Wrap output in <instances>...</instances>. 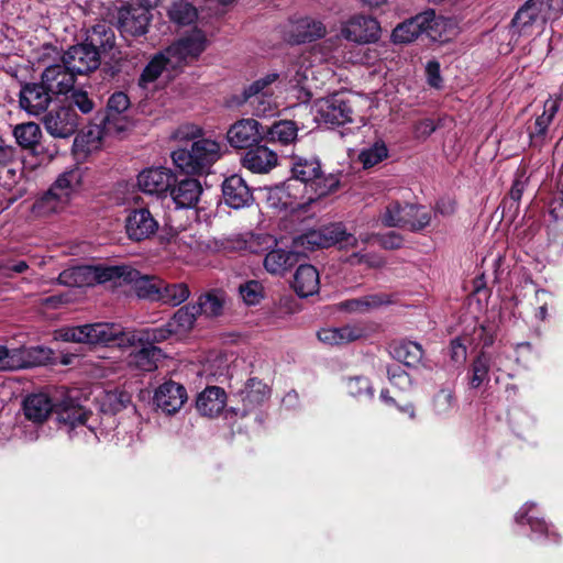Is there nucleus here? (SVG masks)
<instances>
[{
    "label": "nucleus",
    "instance_id": "obj_1",
    "mask_svg": "<svg viewBox=\"0 0 563 563\" xmlns=\"http://www.w3.org/2000/svg\"><path fill=\"white\" fill-rule=\"evenodd\" d=\"M59 338L66 342L106 344L119 347H132L137 343L154 345L173 335L175 330L168 327V321L156 328H147L141 331L125 330L121 324L97 322L82 325L65 327L58 331Z\"/></svg>",
    "mask_w": 563,
    "mask_h": 563
},
{
    "label": "nucleus",
    "instance_id": "obj_2",
    "mask_svg": "<svg viewBox=\"0 0 563 563\" xmlns=\"http://www.w3.org/2000/svg\"><path fill=\"white\" fill-rule=\"evenodd\" d=\"M86 400L79 389L62 387L53 396L44 393L29 395L23 401V411L25 418L34 423L44 422L54 412L58 422L70 433L78 427L87 426L92 416L82 405Z\"/></svg>",
    "mask_w": 563,
    "mask_h": 563
},
{
    "label": "nucleus",
    "instance_id": "obj_3",
    "mask_svg": "<svg viewBox=\"0 0 563 563\" xmlns=\"http://www.w3.org/2000/svg\"><path fill=\"white\" fill-rule=\"evenodd\" d=\"M291 176L295 180H299L305 185L306 191L310 192L306 202H292L283 200L289 197L288 190L291 184H287L284 188L276 191V196L283 208H302L305 205H311L321 198L335 191L340 185V179L333 174L325 175L321 168V163L317 157H302L294 155L290 165Z\"/></svg>",
    "mask_w": 563,
    "mask_h": 563
},
{
    "label": "nucleus",
    "instance_id": "obj_4",
    "mask_svg": "<svg viewBox=\"0 0 563 563\" xmlns=\"http://www.w3.org/2000/svg\"><path fill=\"white\" fill-rule=\"evenodd\" d=\"M221 144L212 139L201 137L191 143L189 150L178 148L172 153L177 168L186 174H203L220 159Z\"/></svg>",
    "mask_w": 563,
    "mask_h": 563
},
{
    "label": "nucleus",
    "instance_id": "obj_5",
    "mask_svg": "<svg viewBox=\"0 0 563 563\" xmlns=\"http://www.w3.org/2000/svg\"><path fill=\"white\" fill-rule=\"evenodd\" d=\"M563 10V0H527L511 20L514 35H530L534 25L558 20Z\"/></svg>",
    "mask_w": 563,
    "mask_h": 563
},
{
    "label": "nucleus",
    "instance_id": "obj_6",
    "mask_svg": "<svg viewBox=\"0 0 563 563\" xmlns=\"http://www.w3.org/2000/svg\"><path fill=\"white\" fill-rule=\"evenodd\" d=\"M388 228H406L417 232L430 224L431 212L422 206L390 201L380 218Z\"/></svg>",
    "mask_w": 563,
    "mask_h": 563
},
{
    "label": "nucleus",
    "instance_id": "obj_7",
    "mask_svg": "<svg viewBox=\"0 0 563 563\" xmlns=\"http://www.w3.org/2000/svg\"><path fill=\"white\" fill-rule=\"evenodd\" d=\"M107 276L115 286L129 285L141 299L157 301L163 279L157 276L142 275L130 265H112Z\"/></svg>",
    "mask_w": 563,
    "mask_h": 563
},
{
    "label": "nucleus",
    "instance_id": "obj_8",
    "mask_svg": "<svg viewBox=\"0 0 563 563\" xmlns=\"http://www.w3.org/2000/svg\"><path fill=\"white\" fill-rule=\"evenodd\" d=\"M130 99L123 91L112 93L107 102L104 112L98 118V137H107L119 134L129 125L126 112L130 109Z\"/></svg>",
    "mask_w": 563,
    "mask_h": 563
},
{
    "label": "nucleus",
    "instance_id": "obj_9",
    "mask_svg": "<svg viewBox=\"0 0 563 563\" xmlns=\"http://www.w3.org/2000/svg\"><path fill=\"white\" fill-rule=\"evenodd\" d=\"M316 108L325 124L343 125L352 122L353 109L344 92H335L317 100Z\"/></svg>",
    "mask_w": 563,
    "mask_h": 563
},
{
    "label": "nucleus",
    "instance_id": "obj_10",
    "mask_svg": "<svg viewBox=\"0 0 563 563\" xmlns=\"http://www.w3.org/2000/svg\"><path fill=\"white\" fill-rule=\"evenodd\" d=\"M112 265L109 266H75L64 269L58 275L59 284L68 287H86L96 284H104L111 282L110 274Z\"/></svg>",
    "mask_w": 563,
    "mask_h": 563
},
{
    "label": "nucleus",
    "instance_id": "obj_11",
    "mask_svg": "<svg viewBox=\"0 0 563 563\" xmlns=\"http://www.w3.org/2000/svg\"><path fill=\"white\" fill-rule=\"evenodd\" d=\"M277 75H267L265 78L258 79L244 89L241 102L249 103L253 113L257 117L269 115L276 108V102L272 93L265 89L276 80Z\"/></svg>",
    "mask_w": 563,
    "mask_h": 563
},
{
    "label": "nucleus",
    "instance_id": "obj_12",
    "mask_svg": "<svg viewBox=\"0 0 563 563\" xmlns=\"http://www.w3.org/2000/svg\"><path fill=\"white\" fill-rule=\"evenodd\" d=\"M100 54L86 41L70 46L62 56V62L76 75H86L96 70L100 65Z\"/></svg>",
    "mask_w": 563,
    "mask_h": 563
},
{
    "label": "nucleus",
    "instance_id": "obj_13",
    "mask_svg": "<svg viewBox=\"0 0 563 563\" xmlns=\"http://www.w3.org/2000/svg\"><path fill=\"white\" fill-rule=\"evenodd\" d=\"M150 21V10L144 5L122 7L118 11V29L124 38L146 34Z\"/></svg>",
    "mask_w": 563,
    "mask_h": 563
},
{
    "label": "nucleus",
    "instance_id": "obj_14",
    "mask_svg": "<svg viewBox=\"0 0 563 563\" xmlns=\"http://www.w3.org/2000/svg\"><path fill=\"white\" fill-rule=\"evenodd\" d=\"M207 38L202 31L195 30L166 48L174 65L181 68L188 60L196 59L206 48Z\"/></svg>",
    "mask_w": 563,
    "mask_h": 563
},
{
    "label": "nucleus",
    "instance_id": "obj_15",
    "mask_svg": "<svg viewBox=\"0 0 563 563\" xmlns=\"http://www.w3.org/2000/svg\"><path fill=\"white\" fill-rule=\"evenodd\" d=\"M227 139L234 148H252L264 141V126L255 119H241L230 126Z\"/></svg>",
    "mask_w": 563,
    "mask_h": 563
},
{
    "label": "nucleus",
    "instance_id": "obj_16",
    "mask_svg": "<svg viewBox=\"0 0 563 563\" xmlns=\"http://www.w3.org/2000/svg\"><path fill=\"white\" fill-rule=\"evenodd\" d=\"M175 181V174L165 167L145 168L137 176L140 190L157 197H165Z\"/></svg>",
    "mask_w": 563,
    "mask_h": 563
},
{
    "label": "nucleus",
    "instance_id": "obj_17",
    "mask_svg": "<svg viewBox=\"0 0 563 563\" xmlns=\"http://www.w3.org/2000/svg\"><path fill=\"white\" fill-rule=\"evenodd\" d=\"M380 26L376 19L368 15H354L342 27V35L355 43H373L379 38Z\"/></svg>",
    "mask_w": 563,
    "mask_h": 563
},
{
    "label": "nucleus",
    "instance_id": "obj_18",
    "mask_svg": "<svg viewBox=\"0 0 563 563\" xmlns=\"http://www.w3.org/2000/svg\"><path fill=\"white\" fill-rule=\"evenodd\" d=\"M372 329L364 322L350 323L339 328H324L318 331V339L328 345H344L369 336Z\"/></svg>",
    "mask_w": 563,
    "mask_h": 563
},
{
    "label": "nucleus",
    "instance_id": "obj_19",
    "mask_svg": "<svg viewBox=\"0 0 563 563\" xmlns=\"http://www.w3.org/2000/svg\"><path fill=\"white\" fill-rule=\"evenodd\" d=\"M43 123L52 136L66 139L76 132L79 118L73 108L60 107L45 114Z\"/></svg>",
    "mask_w": 563,
    "mask_h": 563
},
{
    "label": "nucleus",
    "instance_id": "obj_20",
    "mask_svg": "<svg viewBox=\"0 0 563 563\" xmlns=\"http://www.w3.org/2000/svg\"><path fill=\"white\" fill-rule=\"evenodd\" d=\"M158 222L146 208L133 209L125 218V232L130 240L141 242L153 236Z\"/></svg>",
    "mask_w": 563,
    "mask_h": 563
},
{
    "label": "nucleus",
    "instance_id": "obj_21",
    "mask_svg": "<svg viewBox=\"0 0 563 563\" xmlns=\"http://www.w3.org/2000/svg\"><path fill=\"white\" fill-rule=\"evenodd\" d=\"M269 395L271 389L265 383L255 377L250 378L240 393L242 407H232L231 410L235 416L246 417L262 406Z\"/></svg>",
    "mask_w": 563,
    "mask_h": 563
},
{
    "label": "nucleus",
    "instance_id": "obj_22",
    "mask_svg": "<svg viewBox=\"0 0 563 563\" xmlns=\"http://www.w3.org/2000/svg\"><path fill=\"white\" fill-rule=\"evenodd\" d=\"M324 34L325 26L322 22L305 16L290 21L285 31V40L290 44H301L321 38Z\"/></svg>",
    "mask_w": 563,
    "mask_h": 563
},
{
    "label": "nucleus",
    "instance_id": "obj_23",
    "mask_svg": "<svg viewBox=\"0 0 563 563\" xmlns=\"http://www.w3.org/2000/svg\"><path fill=\"white\" fill-rule=\"evenodd\" d=\"M41 81L53 96L66 95L74 89L76 77L63 63L47 66L42 73Z\"/></svg>",
    "mask_w": 563,
    "mask_h": 563
},
{
    "label": "nucleus",
    "instance_id": "obj_24",
    "mask_svg": "<svg viewBox=\"0 0 563 563\" xmlns=\"http://www.w3.org/2000/svg\"><path fill=\"white\" fill-rule=\"evenodd\" d=\"M187 400L185 387L176 382L163 383L155 391L154 402L167 415L177 412Z\"/></svg>",
    "mask_w": 563,
    "mask_h": 563
},
{
    "label": "nucleus",
    "instance_id": "obj_25",
    "mask_svg": "<svg viewBox=\"0 0 563 563\" xmlns=\"http://www.w3.org/2000/svg\"><path fill=\"white\" fill-rule=\"evenodd\" d=\"M224 203L233 209L247 207L253 201V192L240 175L227 177L222 184Z\"/></svg>",
    "mask_w": 563,
    "mask_h": 563
},
{
    "label": "nucleus",
    "instance_id": "obj_26",
    "mask_svg": "<svg viewBox=\"0 0 563 563\" xmlns=\"http://www.w3.org/2000/svg\"><path fill=\"white\" fill-rule=\"evenodd\" d=\"M52 93L44 84H26L20 92V106L31 114H40L48 108Z\"/></svg>",
    "mask_w": 563,
    "mask_h": 563
},
{
    "label": "nucleus",
    "instance_id": "obj_27",
    "mask_svg": "<svg viewBox=\"0 0 563 563\" xmlns=\"http://www.w3.org/2000/svg\"><path fill=\"white\" fill-rule=\"evenodd\" d=\"M168 191L177 208L190 209L199 201L202 187L198 179L184 178L176 180Z\"/></svg>",
    "mask_w": 563,
    "mask_h": 563
},
{
    "label": "nucleus",
    "instance_id": "obj_28",
    "mask_svg": "<svg viewBox=\"0 0 563 563\" xmlns=\"http://www.w3.org/2000/svg\"><path fill=\"white\" fill-rule=\"evenodd\" d=\"M277 154L266 145H255L242 158V165L255 174L268 173L277 165Z\"/></svg>",
    "mask_w": 563,
    "mask_h": 563
},
{
    "label": "nucleus",
    "instance_id": "obj_29",
    "mask_svg": "<svg viewBox=\"0 0 563 563\" xmlns=\"http://www.w3.org/2000/svg\"><path fill=\"white\" fill-rule=\"evenodd\" d=\"M299 128L295 121L279 120L271 126H264V141L266 143L287 146L298 139Z\"/></svg>",
    "mask_w": 563,
    "mask_h": 563
},
{
    "label": "nucleus",
    "instance_id": "obj_30",
    "mask_svg": "<svg viewBox=\"0 0 563 563\" xmlns=\"http://www.w3.org/2000/svg\"><path fill=\"white\" fill-rule=\"evenodd\" d=\"M320 278L317 268L310 264H301L296 269L292 288L299 297L306 298L318 292Z\"/></svg>",
    "mask_w": 563,
    "mask_h": 563
},
{
    "label": "nucleus",
    "instance_id": "obj_31",
    "mask_svg": "<svg viewBox=\"0 0 563 563\" xmlns=\"http://www.w3.org/2000/svg\"><path fill=\"white\" fill-rule=\"evenodd\" d=\"M225 399V391L221 387L210 386L198 395L196 407L202 416L214 417L224 408Z\"/></svg>",
    "mask_w": 563,
    "mask_h": 563
},
{
    "label": "nucleus",
    "instance_id": "obj_32",
    "mask_svg": "<svg viewBox=\"0 0 563 563\" xmlns=\"http://www.w3.org/2000/svg\"><path fill=\"white\" fill-rule=\"evenodd\" d=\"M391 357L408 367H416L423 357L421 345L413 341L400 340L389 344Z\"/></svg>",
    "mask_w": 563,
    "mask_h": 563
},
{
    "label": "nucleus",
    "instance_id": "obj_33",
    "mask_svg": "<svg viewBox=\"0 0 563 563\" xmlns=\"http://www.w3.org/2000/svg\"><path fill=\"white\" fill-rule=\"evenodd\" d=\"M86 42L100 55L108 54L115 47L114 30L107 22L97 23L87 32Z\"/></svg>",
    "mask_w": 563,
    "mask_h": 563
},
{
    "label": "nucleus",
    "instance_id": "obj_34",
    "mask_svg": "<svg viewBox=\"0 0 563 563\" xmlns=\"http://www.w3.org/2000/svg\"><path fill=\"white\" fill-rule=\"evenodd\" d=\"M299 262V253L290 250L274 249L264 258L265 269L274 275H284Z\"/></svg>",
    "mask_w": 563,
    "mask_h": 563
},
{
    "label": "nucleus",
    "instance_id": "obj_35",
    "mask_svg": "<svg viewBox=\"0 0 563 563\" xmlns=\"http://www.w3.org/2000/svg\"><path fill=\"white\" fill-rule=\"evenodd\" d=\"M432 13H419L416 16L404 21L398 24L391 33L394 43L404 44L415 41L420 34L423 33V25Z\"/></svg>",
    "mask_w": 563,
    "mask_h": 563
},
{
    "label": "nucleus",
    "instance_id": "obj_36",
    "mask_svg": "<svg viewBox=\"0 0 563 563\" xmlns=\"http://www.w3.org/2000/svg\"><path fill=\"white\" fill-rule=\"evenodd\" d=\"M49 357L51 350L38 345L13 349L14 369L43 365Z\"/></svg>",
    "mask_w": 563,
    "mask_h": 563
},
{
    "label": "nucleus",
    "instance_id": "obj_37",
    "mask_svg": "<svg viewBox=\"0 0 563 563\" xmlns=\"http://www.w3.org/2000/svg\"><path fill=\"white\" fill-rule=\"evenodd\" d=\"M174 59L167 55V51L157 53L143 69L139 85L142 88H146L148 84L154 82L164 70H177L178 68L174 65Z\"/></svg>",
    "mask_w": 563,
    "mask_h": 563
},
{
    "label": "nucleus",
    "instance_id": "obj_38",
    "mask_svg": "<svg viewBox=\"0 0 563 563\" xmlns=\"http://www.w3.org/2000/svg\"><path fill=\"white\" fill-rule=\"evenodd\" d=\"M67 205L65 195L58 196L48 188L47 191L35 199L31 212L34 217L46 218L62 212Z\"/></svg>",
    "mask_w": 563,
    "mask_h": 563
},
{
    "label": "nucleus",
    "instance_id": "obj_39",
    "mask_svg": "<svg viewBox=\"0 0 563 563\" xmlns=\"http://www.w3.org/2000/svg\"><path fill=\"white\" fill-rule=\"evenodd\" d=\"M141 349L130 354L129 364L143 372H152L157 368V364L163 357V351L151 344L137 343Z\"/></svg>",
    "mask_w": 563,
    "mask_h": 563
},
{
    "label": "nucleus",
    "instance_id": "obj_40",
    "mask_svg": "<svg viewBox=\"0 0 563 563\" xmlns=\"http://www.w3.org/2000/svg\"><path fill=\"white\" fill-rule=\"evenodd\" d=\"M82 176V169L78 166H75L58 175L49 188L58 196L65 195L66 202L68 203L73 192H75L80 187Z\"/></svg>",
    "mask_w": 563,
    "mask_h": 563
},
{
    "label": "nucleus",
    "instance_id": "obj_41",
    "mask_svg": "<svg viewBox=\"0 0 563 563\" xmlns=\"http://www.w3.org/2000/svg\"><path fill=\"white\" fill-rule=\"evenodd\" d=\"M391 297L387 294H373L360 298L349 299L341 307L349 312H368L380 306L391 303Z\"/></svg>",
    "mask_w": 563,
    "mask_h": 563
},
{
    "label": "nucleus",
    "instance_id": "obj_42",
    "mask_svg": "<svg viewBox=\"0 0 563 563\" xmlns=\"http://www.w3.org/2000/svg\"><path fill=\"white\" fill-rule=\"evenodd\" d=\"M532 507L533 505L526 504L520 508L516 515V522L519 525H528L533 533L551 538L553 542L558 543L560 536L558 533H550L548 523L531 514Z\"/></svg>",
    "mask_w": 563,
    "mask_h": 563
},
{
    "label": "nucleus",
    "instance_id": "obj_43",
    "mask_svg": "<svg viewBox=\"0 0 563 563\" xmlns=\"http://www.w3.org/2000/svg\"><path fill=\"white\" fill-rule=\"evenodd\" d=\"M195 308L198 314L206 317H219L224 306V295L220 290H210L199 296Z\"/></svg>",
    "mask_w": 563,
    "mask_h": 563
},
{
    "label": "nucleus",
    "instance_id": "obj_44",
    "mask_svg": "<svg viewBox=\"0 0 563 563\" xmlns=\"http://www.w3.org/2000/svg\"><path fill=\"white\" fill-rule=\"evenodd\" d=\"M190 296V290L185 283H167L163 279L157 301L173 307L179 306Z\"/></svg>",
    "mask_w": 563,
    "mask_h": 563
},
{
    "label": "nucleus",
    "instance_id": "obj_45",
    "mask_svg": "<svg viewBox=\"0 0 563 563\" xmlns=\"http://www.w3.org/2000/svg\"><path fill=\"white\" fill-rule=\"evenodd\" d=\"M198 316L195 305L188 303L174 313L168 320V327L175 330L176 335L184 334L192 329Z\"/></svg>",
    "mask_w": 563,
    "mask_h": 563
},
{
    "label": "nucleus",
    "instance_id": "obj_46",
    "mask_svg": "<svg viewBox=\"0 0 563 563\" xmlns=\"http://www.w3.org/2000/svg\"><path fill=\"white\" fill-rule=\"evenodd\" d=\"M490 365V355L485 352H481L474 358L470 368V385L472 388L477 389L489 380Z\"/></svg>",
    "mask_w": 563,
    "mask_h": 563
},
{
    "label": "nucleus",
    "instance_id": "obj_47",
    "mask_svg": "<svg viewBox=\"0 0 563 563\" xmlns=\"http://www.w3.org/2000/svg\"><path fill=\"white\" fill-rule=\"evenodd\" d=\"M457 409L454 393L449 388L440 389L432 399V410L441 419L451 417Z\"/></svg>",
    "mask_w": 563,
    "mask_h": 563
},
{
    "label": "nucleus",
    "instance_id": "obj_48",
    "mask_svg": "<svg viewBox=\"0 0 563 563\" xmlns=\"http://www.w3.org/2000/svg\"><path fill=\"white\" fill-rule=\"evenodd\" d=\"M321 228L322 233H324L325 235L324 240L327 247H330L336 243H342L343 246L346 247H354L357 244V239L354 235L346 233L345 228L342 223H331L328 225H323Z\"/></svg>",
    "mask_w": 563,
    "mask_h": 563
},
{
    "label": "nucleus",
    "instance_id": "obj_49",
    "mask_svg": "<svg viewBox=\"0 0 563 563\" xmlns=\"http://www.w3.org/2000/svg\"><path fill=\"white\" fill-rule=\"evenodd\" d=\"M423 13H432L430 18H428L426 24L423 25V33L427 34L432 41L444 42L448 40L445 36V30L449 25H451V20L438 16L435 11L430 9L424 11Z\"/></svg>",
    "mask_w": 563,
    "mask_h": 563
},
{
    "label": "nucleus",
    "instance_id": "obj_50",
    "mask_svg": "<svg viewBox=\"0 0 563 563\" xmlns=\"http://www.w3.org/2000/svg\"><path fill=\"white\" fill-rule=\"evenodd\" d=\"M13 134L19 145L25 148H32L38 144L42 131L38 124L29 122L16 125Z\"/></svg>",
    "mask_w": 563,
    "mask_h": 563
},
{
    "label": "nucleus",
    "instance_id": "obj_51",
    "mask_svg": "<svg viewBox=\"0 0 563 563\" xmlns=\"http://www.w3.org/2000/svg\"><path fill=\"white\" fill-rule=\"evenodd\" d=\"M388 156V148L383 140H376L368 147L363 148L358 154V159L364 168H371Z\"/></svg>",
    "mask_w": 563,
    "mask_h": 563
},
{
    "label": "nucleus",
    "instance_id": "obj_52",
    "mask_svg": "<svg viewBox=\"0 0 563 563\" xmlns=\"http://www.w3.org/2000/svg\"><path fill=\"white\" fill-rule=\"evenodd\" d=\"M556 101H547L544 104V111L541 115L536 119L533 128H529V135L531 140L542 137L552 121L555 112L558 111Z\"/></svg>",
    "mask_w": 563,
    "mask_h": 563
},
{
    "label": "nucleus",
    "instance_id": "obj_53",
    "mask_svg": "<svg viewBox=\"0 0 563 563\" xmlns=\"http://www.w3.org/2000/svg\"><path fill=\"white\" fill-rule=\"evenodd\" d=\"M168 16L175 23L187 25L196 20L197 11L190 3L179 2L170 7Z\"/></svg>",
    "mask_w": 563,
    "mask_h": 563
},
{
    "label": "nucleus",
    "instance_id": "obj_54",
    "mask_svg": "<svg viewBox=\"0 0 563 563\" xmlns=\"http://www.w3.org/2000/svg\"><path fill=\"white\" fill-rule=\"evenodd\" d=\"M347 393L355 398H368L374 397V388L367 377L356 376L347 379L346 383Z\"/></svg>",
    "mask_w": 563,
    "mask_h": 563
},
{
    "label": "nucleus",
    "instance_id": "obj_55",
    "mask_svg": "<svg viewBox=\"0 0 563 563\" xmlns=\"http://www.w3.org/2000/svg\"><path fill=\"white\" fill-rule=\"evenodd\" d=\"M324 236L322 228L312 229L297 236L294 242L297 246H302L306 250L313 251L316 249L327 247Z\"/></svg>",
    "mask_w": 563,
    "mask_h": 563
},
{
    "label": "nucleus",
    "instance_id": "obj_56",
    "mask_svg": "<svg viewBox=\"0 0 563 563\" xmlns=\"http://www.w3.org/2000/svg\"><path fill=\"white\" fill-rule=\"evenodd\" d=\"M243 301L249 306H255L264 297V287L257 280H249L239 287Z\"/></svg>",
    "mask_w": 563,
    "mask_h": 563
},
{
    "label": "nucleus",
    "instance_id": "obj_57",
    "mask_svg": "<svg viewBox=\"0 0 563 563\" xmlns=\"http://www.w3.org/2000/svg\"><path fill=\"white\" fill-rule=\"evenodd\" d=\"M29 269V264L23 260L9 258L0 261V276L3 279V283L16 275L27 272Z\"/></svg>",
    "mask_w": 563,
    "mask_h": 563
},
{
    "label": "nucleus",
    "instance_id": "obj_58",
    "mask_svg": "<svg viewBox=\"0 0 563 563\" xmlns=\"http://www.w3.org/2000/svg\"><path fill=\"white\" fill-rule=\"evenodd\" d=\"M527 181L528 177H526V170L518 169L509 191V199L511 200L510 208L515 207V210L518 209L519 201L527 186Z\"/></svg>",
    "mask_w": 563,
    "mask_h": 563
},
{
    "label": "nucleus",
    "instance_id": "obj_59",
    "mask_svg": "<svg viewBox=\"0 0 563 563\" xmlns=\"http://www.w3.org/2000/svg\"><path fill=\"white\" fill-rule=\"evenodd\" d=\"M107 402L114 412L121 411L131 404V395L124 390H114L108 393Z\"/></svg>",
    "mask_w": 563,
    "mask_h": 563
},
{
    "label": "nucleus",
    "instance_id": "obj_60",
    "mask_svg": "<svg viewBox=\"0 0 563 563\" xmlns=\"http://www.w3.org/2000/svg\"><path fill=\"white\" fill-rule=\"evenodd\" d=\"M70 96V103L77 107L82 113H90L95 103L93 100L89 98L88 93L81 89H73Z\"/></svg>",
    "mask_w": 563,
    "mask_h": 563
},
{
    "label": "nucleus",
    "instance_id": "obj_61",
    "mask_svg": "<svg viewBox=\"0 0 563 563\" xmlns=\"http://www.w3.org/2000/svg\"><path fill=\"white\" fill-rule=\"evenodd\" d=\"M387 375L389 382L400 389H406L410 385L409 375L398 365L388 366Z\"/></svg>",
    "mask_w": 563,
    "mask_h": 563
},
{
    "label": "nucleus",
    "instance_id": "obj_62",
    "mask_svg": "<svg viewBox=\"0 0 563 563\" xmlns=\"http://www.w3.org/2000/svg\"><path fill=\"white\" fill-rule=\"evenodd\" d=\"M379 242L380 245L386 250H397L402 246L404 239L399 233L390 231L380 235Z\"/></svg>",
    "mask_w": 563,
    "mask_h": 563
},
{
    "label": "nucleus",
    "instance_id": "obj_63",
    "mask_svg": "<svg viewBox=\"0 0 563 563\" xmlns=\"http://www.w3.org/2000/svg\"><path fill=\"white\" fill-rule=\"evenodd\" d=\"M467 349L460 338L451 341L450 356L453 362L462 363L466 360Z\"/></svg>",
    "mask_w": 563,
    "mask_h": 563
},
{
    "label": "nucleus",
    "instance_id": "obj_64",
    "mask_svg": "<svg viewBox=\"0 0 563 563\" xmlns=\"http://www.w3.org/2000/svg\"><path fill=\"white\" fill-rule=\"evenodd\" d=\"M427 77H428V84L431 87L440 88L442 84V78L440 76V65L438 62H429L427 64Z\"/></svg>",
    "mask_w": 563,
    "mask_h": 563
}]
</instances>
